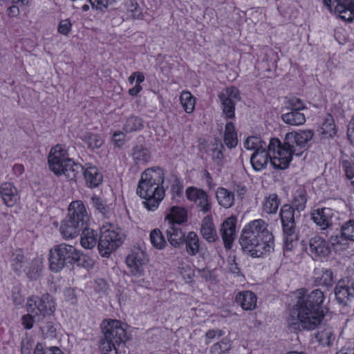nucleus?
Returning a JSON list of instances; mask_svg holds the SVG:
<instances>
[{
	"instance_id": "nucleus-1",
	"label": "nucleus",
	"mask_w": 354,
	"mask_h": 354,
	"mask_svg": "<svg viewBox=\"0 0 354 354\" xmlns=\"http://www.w3.org/2000/svg\"><path fill=\"white\" fill-rule=\"evenodd\" d=\"M324 297V292L319 289L299 297L292 313L287 319L288 326L299 330L315 329L324 317L322 306Z\"/></svg>"
},
{
	"instance_id": "nucleus-2",
	"label": "nucleus",
	"mask_w": 354,
	"mask_h": 354,
	"mask_svg": "<svg viewBox=\"0 0 354 354\" xmlns=\"http://www.w3.org/2000/svg\"><path fill=\"white\" fill-rule=\"evenodd\" d=\"M261 219L254 220L243 229L239 243L253 258L262 257L274 250V236Z\"/></svg>"
},
{
	"instance_id": "nucleus-3",
	"label": "nucleus",
	"mask_w": 354,
	"mask_h": 354,
	"mask_svg": "<svg viewBox=\"0 0 354 354\" xmlns=\"http://www.w3.org/2000/svg\"><path fill=\"white\" fill-rule=\"evenodd\" d=\"M48 162L49 169L57 176L77 177L82 174L84 177H96L98 175V170L95 167L90 164L82 166L68 158L66 149L61 145H57L51 149Z\"/></svg>"
},
{
	"instance_id": "nucleus-4",
	"label": "nucleus",
	"mask_w": 354,
	"mask_h": 354,
	"mask_svg": "<svg viewBox=\"0 0 354 354\" xmlns=\"http://www.w3.org/2000/svg\"><path fill=\"white\" fill-rule=\"evenodd\" d=\"M306 201V192L303 187H299L294 194L292 205L285 204L281 208L279 215L285 237L284 248L286 250H292L293 243L297 239L295 210L298 212L303 211Z\"/></svg>"
},
{
	"instance_id": "nucleus-5",
	"label": "nucleus",
	"mask_w": 354,
	"mask_h": 354,
	"mask_svg": "<svg viewBox=\"0 0 354 354\" xmlns=\"http://www.w3.org/2000/svg\"><path fill=\"white\" fill-rule=\"evenodd\" d=\"M88 221V216L84 205L80 201L71 203L68 214L59 227L62 237L71 239L77 236Z\"/></svg>"
},
{
	"instance_id": "nucleus-6",
	"label": "nucleus",
	"mask_w": 354,
	"mask_h": 354,
	"mask_svg": "<svg viewBox=\"0 0 354 354\" xmlns=\"http://www.w3.org/2000/svg\"><path fill=\"white\" fill-rule=\"evenodd\" d=\"M136 193L145 200L144 206L151 211L155 210L165 197L163 187L160 185L159 180L156 182L154 178H140Z\"/></svg>"
},
{
	"instance_id": "nucleus-7",
	"label": "nucleus",
	"mask_w": 354,
	"mask_h": 354,
	"mask_svg": "<svg viewBox=\"0 0 354 354\" xmlns=\"http://www.w3.org/2000/svg\"><path fill=\"white\" fill-rule=\"evenodd\" d=\"M268 148L271 155V164L274 168L279 169H286L293 155L297 156L302 155V151H297L296 148L286 145V138L283 143H281L278 138H271Z\"/></svg>"
},
{
	"instance_id": "nucleus-8",
	"label": "nucleus",
	"mask_w": 354,
	"mask_h": 354,
	"mask_svg": "<svg viewBox=\"0 0 354 354\" xmlns=\"http://www.w3.org/2000/svg\"><path fill=\"white\" fill-rule=\"evenodd\" d=\"M77 251L75 247L66 243L55 245L49 251L50 270L53 272H58L68 265L74 264Z\"/></svg>"
},
{
	"instance_id": "nucleus-9",
	"label": "nucleus",
	"mask_w": 354,
	"mask_h": 354,
	"mask_svg": "<svg viewBox=\"0 0 354 354\" xmlns=\"http://www.w3.org/2000/svg\"><path fill=\"white\" fill-rule=\"evenodd\" d=\"M124 234L121 231H115L103 227L98 241V250L104 257H109L123 243Z\"/></svg>"
},
{
	"instance_id": "nucleus-10",
	"label": "nucleus",
	"mask_w": 354,
	"mask_h": 354,
	"mask_svg": "<svg viewBox=\"0 0 354 354\" xmlns=\"http://www.w3.org/2000/svg\"><path fill=\"white\" fill-rule=\"evenodd\" d=\"M27 310L34 315H38L42 319L50 317L55 310L54 301L52 297L46 293L41 297L32 296L28 298L26 304Z\"/></svg>"
},
{
	"instance_id": "nucleus-11",
	"label": "nucleus",
	"mask_w": 354,
	"mask_h": 354,
	"mask_svg": "<svg viewBox=\"0 0 354 354\" xmlns=\"http://www.w3.org/2000/svg\"><path fill=\"white\" fill-rule=\"evenodd\" d=\"M125 324L117 319H110L103 322L102 332L104 339L102 342H107L115 344H120L127 340Z\"/></svg>"
},
{
	"instance_id": "nucleus-12",
	"label": "nucleus",
	"mask_w": 354,
	"mask_h": 354,
	"mask_svg": "<svg viewBox=\"0 0 354 354\" xmlns=\"http://www.w3.org/2000/svg\"><path fill=\"white\" fill-rule=\"evenodd\" d=\"M218 98L223 114L227 118H233L236 102L241 100L239 89L235 86L225 88L218 94Z\"/></svg>"
},
{
	"instance_id": "nucleus-13",
	"label": "nucleus",
	"mask_w": 354,
	"mask_h": 354,
	"mask_svg": "<svg viewBox=\"0 0 354 354\" xmlns=\"http://www.w3.org/2000/svg\"><path fill=\"white\" fill-rule=\"evenodd\" d=\"M131 275L140 277L145 274V265L147 262L146 253L140 248H135L125 260Z\"/></svg>"
},
{
	"instance_id": "nucleus-14",
	"label": "nucleus",
	"mask_w": 354,
	"mask_h": 354,
	"mask_svg": "<svg viewBox=\"0 0 354 354\" xmlns=\"http://www.w3.org/2000/svg\"><path fill=\"white\" fill-rule=\"evenodd\" d=\"M314 133L312 130L299 131L286 133V145L302 151V153L308 148V142L313 138Z\"/></svg>"
},
{
	"instance_id": "nucleus-15",
	"label": "nucleus",
	"mask_w": 354,
	"mask_h": 354,
	"mask_svg": "<svg viewBox=\"0 0 354 354\" xmlns=\"http://www.w3.org/2000/svg\"><path fill=\"white\" fill-rule=\"evenodd\" d=\"M335 295L339 304L348 305L354 299V281L349 278L340 279L335 286Z\"/></svg>"
},
{
	"instance_id": "nucleus-16",
	"label": "nucleus",
	"mask_w": 354,
	"mask_h": 354,
	"mask_svg": "<svg viewBox=\"0 0 354 354\" xmlns=\"http://www.w3.org/2000/svg\"><path fill=\"white\" fill-rule=\"evenodd\" d=\"M335 215L333 209L328 207L317 208L312 212V219L322 230L329 229Z\"/></svg>"
},
{
	"instance_id": "nucleus-17",
	"label": "nucleus",
	"mask_w": 354,
	"mask_h": 354,
	"mask_svg": "<svg viewBox=\"0 0 354 354\" xmlns=\"http://www.w3.org/2000/svg\"><path fill=\"white\" fill-rule=\"evenodd\" d=\"M335 12L340 19L346 21L354 19V2L353 0H334Z\"/></svg>"
},
{
	"instance_id": "nucleus-18",
	"label": "nucleus",
	"mask_w": 354,
	"mask_h": 354,
	"mask_svg": "<svg viewBox=\"0 0 354 354\" xmlns=\"http://www.w3.org/2000/svg\"><path fill=\"white\" fill-rule=\"evenodd\" d=\"M236 232V218L230 217L223 223L221 228V234L225 248H230L234 240Z\"/></svg>"
},
{
	"instance_id": "nucleus-19",
	"label": "nucleus",
	"mask_w": 354,
	"mask_h": 354,
	"mask_svg": "<svg viewBox=\"0 0 354 354\" xmlns=\"http://www.w3.org/2000/svg\"><path fill=\"white\" fill-rule=\"evenodd\" d=\"M270 158L271 155L268 145H266L265 148L263 147L259 151H254L250 156V162L254 169L260 171L267 166Z\"/></svg>"
},
{
	"instance_id": "nucleus-20",
	"label": "nucleus",
	"mask_w": 354,
	"mask_h": 354,
	"mask_svg": "<svg viewBox=\"0 0 354 354\" xmlns=\"http://www.w3.org/2000/svg\"><path fill=\"white\" fill-rule=\"evenodd\" d=\"M309 250L315 257H325L330 254V248L328 243L318 236H315L310 239Z\"/></svg>"
},
{
	"instance_id": "nucleus-21",
	"label": "nucleus",
	"mask_w": 354,
	"mask_h": 354,
	"mask_svg": "<svg viewBox=\"0 0 354 354\" xmlns=\"http://www.w3.org/2000/svg\"><path fill=\"white\" fill-rule=\"evenodd\" d=\"M235 301L244 310H252L257 306V296L252 291L239 292Z\"/></svg>"
},
{
	"instance_id": "nucleus-22",
	"label": "nucleus",
	"mask_w": 354,
	"mask_h": 354,
	"mask_svg": "<svg viewBox=\"0 0 354 354\" xmlns=\"http://www.w3.org/2000/svg\"><path fill=\"white\" fill-rule=\"evenodd\" d=\"M166 234L168 241L172 246L180 248L185 244V233L174 224L171 225Z\"/></svg>"
},
{
	"instance_id": "nucleus-23",
	"label": "nucleus",
	"mask_w": 354,
	"mask_h": 354,
	"mask_svg": "<svg viewBox=\"0 0 354 354\" xmlns=\"http://www.w3.org/2000/svg\"><path fill=\"white\" fill-rule=\"evenodd\" d=\"M12 270L17 275H20L27 263V259L24 257V252L20 248H17L12 252L10 258Z\"/></svg>"
},
{
	"instance_id": "nucleus-24",
	"label": "nucleus",
	"mask_w": 354,
	"mask_h": 354,
	"mask_svg": "<svg viewBox=\"0 0 354 354\" xmlns=\"http://www.w3.org/2000/svg\"><path fill=\"white\" fill-rule=\"evenodd\" d=\"M17 189L10 183L1 184L0 194L4 203L8 206H13L17 200Z\"/></svg>"
},
{
	"instance_id": "nucleus-25",
	"label": "nucleus",
	"mask_w": 354,
	"mask_h": 354,
	"mask_svg": "<svg viewBox=\"0 0 354 354\" xmlns=\"http://www.w3.org/2000/svg\"><path fill=\"white\" fill-rule=\"evenodd\" d=\"M80 243L81 245L86 249L93 248L97 240V232L92 228L88 227V224L84 225L82 230Z\"/></svg>"
},
{
	"instance_id": "nucleus-26",
	"label": "nucleus",
	"mask_w": 354,
	"mask_h": 354,
	"mask_svg": "<svg viewBox=\"0 0 354 354\" xmlns=\"http://www.w3.org/2000/svg\"><path fill=\"white\" fill-rule=\"evenodd\" d=\"M201 233L209 243L214 242L218 238L214 224L207 216L205 217L202 221Z\"/></svg>"
},
{
	"instance_id": "nucleus-27",
	"label": "nucleus",
	"mask_w": 354,
	"mask_h": 354,
	"mask_svg": "<svg viewBox=\"0 0 354 354\" xmlns=\"http://www.w3.org/2000/svg\"><path fill=\"white\" fill-rule=\"evenodd\" d=\"M216 196L219 205L225 208L231 207L234 205V195L227 189L223 187L218 188Z\"/></svg>"
},
{
	"instance_id": "nucleus-28",
	"label": "nucleus",
	"mask_w": 354,
	"mask_h": 354,
	"mask_svg": "<svg viewBox=\"0 0 354 354\" xmlns=\"http://www.w3.org/2000/svg\"><path fill=\"white\" fill-rule=\"evenodd\" d=\"M186 251L191 256H195L199 251V238L196 232H189L185 239Z\"/></svg>"
},
{
	"instance_id": "nucleus-29",
	"label": "nucleus",
	"mask_w": 354,
	"mask_h": 354,
	"mask_svg": "<svg viewBox=\"0 0 354 354\" xmlns=\"http://www.w3.org/2000/svg\"><path fill=\"white\" fill-rule=\"evenodd\" d=\"M281 119L285 123L294 126L301 125L306 121L304 114L300 111H290L282 114Z\"/></svg>"
},
{
	"instance_id": "nucleus-30",
	"label": "nucleus",
	"mask_w": 354,
	"mask_h": 354,
	"mask_svg": "<svg viewBox=\"0 0 354 354\" xmlns=\"http://www.w3.org/2000/svg\"><path fill=\"white\" fill-rule=\"evenodd\" d=\"M224 142L229 148L235 147L237 145V135L232 122H227L225 129Z\"/></svg>"
},
{
	"instance_id": "nucleus-31",
	"label": "nucleus",
	"mask_w": 354,
	"mask_h": 354,
	"mask_svg": "<svg viewBox=\"0 0 354 354\" xmlns=\"http://www.w3.org/2000/svg\"><path fill=\"white\" fill-rule=\"evenodd\" d=\"M349 239L342 235V232L330 235L329 241L336 251H342L348 248Z\"/></svg>"
},
{
	"instance_id": "nucleus-32",
	"label": "nucleus",
	"mask_w": 354,
	"mask_h": 354,
	"mask_svg": "<svg viewBox=\"0 0 354 354\" xmlns=\"http://www.w3.org/2000/svg\"><path fill=\"white\" fill-rule=\"evenodd\" d=\"M43 268V259L41 258H35L32 260L28 268L26 275L30 279L36 280L40 277Z\"/></svg>"
},
{
	"instance_id": "nucleus-33",
	"label": "nucleus",
	"mask_w": 354,
	"mask_h": 354,
	"mask_svg": "<svg viewBox=\"0 0 354 354\" xmlns=\"http://www.w3.org/2000/svg\"><path fill=\"white\" fill-rule=\"evenodd\" d=\"M316 341L322 346H329L331 339L333 337V332L331 328H324L319 330L314 335Z\"/></svg>"
},
{
	"instance_id": "nucleus-34",
	"label": "nucleus",
	"mask_w": 354,
	"mask_h": 354,
	"mask_svg": "<svg viewBox=\"0 0 354 354\" xmlns=\"http://www.w3.org/2000/svg\"><path fill=\"white\" fill-rule=\"evenodd\" d=\"M171 224H181L187 221V210L183 207L174 206L170 209Z\"/></svg>"
},
{
	"instance_id": "nucleus-35",
	"label": "nucleus",
	"mask_w": 354,
	"mask_h": 354,
	"mask_svg": "<svg viewBox=\"0 0 354 354\" xmlns=\"http://www.w3.org/2000/svg\"><path fill=\"white\" fill-rule=\"evenodd\" d=\"M279 205V201L276 194H270L266 198L263 204V211L268 214H275L277 212Z\"/></svg>"
},
{
	"instance_id": "nucleus-36",
	"label": "nucleus",
	"mask_w": 354,
	"mask_h": 354,
	"mask_svg": "<svg viewBox=\"0 0 354 354\" xmlns=\"http://www.w3.org/2000/svg\"><path fill=\"white\" fill-rule=\"evenodd\" d=\"M132 156L136 162H147L150 159V153L142 145H136L133 148Z\"/></svg>"
},
{
	"instance_id": "nucleus-37",
	"label": "nucleus",
	"mask_w": 354,
	"mask_h": 354,
	"mask_svg": "<svg viewBox=\"0 0 354 354\" xmlns=\"http://www.w3.org/2000/svg\"><path fill=\"white\" fill-rule=\"evenodd\" d=\"M40 329L44 338L53 339L57 336V328L51 320L40 322Z\"/></svg>"
},
{
	"instance_id": "nucleus-38",
	"label": "nucleus",
	"mask_w": 354,
	"mask_h": 354,
	"mask_svg": "<svg viewBox=\"0 0 354 354\" xmlns=\"http://www.w3.org/2000/svg\"><path fill=\"white\" fill-rule=\"evenodd\" d=\"M317 286L330 287L333 283V272L330 269H322L320 274L315 278Z\"/></svg>"
},
{
	"instance_id": "nucleus-39",
	"label": "nucleus",
	"mask_w": 354,
	"mask_h": 354,
	"mask_svg": "<svg viewBox=\"0 0 354 354\" xmlns=\"http://www.w3.org/2000/svg\"><path fill=\"white\" fill-rule=\"evenodd\" d=\"M180 102L185 110L187 113L193 112L195 107V98L189 91H183L180 95Z\"/></svg>"
},
{
	"instance_id": "nucleus-40",
	"label": "nucleus",
	"mask_w": 354,
	"mask_h": 354,
	"mask_svg": "<svg viewBox=\"0 0 354 354\" xmlns=\"http://www.w3.org/2000/svg\"><path fill=\"white\" fill-rule=\"evenodd\" d=\"M285 106L286 109L290 111H301L306 109L303 101L296 97H286Z\"/></svg>"
},
{
	"instance_id": "nucleus-41",
	"label": "nucleus",
	"mask_w": 354,
	"mask_h": 354,
	"mask_svg": "<svg viewBox=\"0 0 354 354\" xmlns=\"http://www.w3.org/2000/svg\"><path fill=\"white\" fill-rule=\"evenodd\" d=\"M266 145L267 144L265 141L254 136L248 138L244 143V147L247 149L254 150V151H259L263 147L265 148Z\"/></svg>"
},
{
	"instance_id": "nucleus-42",
	"label": "nucleus",
	"mask_w": 354,
	"mask_h": 354,
	"mask_svg": "<svg viewBox=\"0 0 354 354\" xmlns=\"http://www.w3.org/2000/svg\"><path fill=\"white\" fill-rule=\"evenodd\" d=\"M150 241L151 244L157 249L161 250L165 248L166 241L158 229L153 230L150 233Z\"/></svg>"
},
{
	"instance_id": "nucleus-43",
	"label": "nucleus",
	"mask_w": 354,
	"mask_h": 354,
	"mask_svg": "<svg viewBox=\"0 0 354 354\" xmlns=\"http://www.w3.org/2000/svg\"><path fill=\"white\" fill-rule=\"evenodd\" d=\"M142 120L137 116L129 117L124 124V129L127 132H132L142 128Z\"/></svg>"
},
{
	"instance_id": "nucleus-44",
	"label": "nucleus",
	"mask_w": 354,
	"mask_h": 354,
	"mask_svg": "<svg viewBox=\"0 0 354 354\" xmlns=\"http://www.w3.org/2000/svg\"><path fill=\"white\" fill-rule=\"evenodd\" d=\"M231 348L230 342L227 339H223L221 341L214 344L210 348L212 354H223L228 351Z\"/></svg>"
},
{
	"instance_id": "nucleus-45",
	"label": "nucleus",
	"mask_w": 354,
	"mask_h": 354,
	"mask_svg": "<svg viewBox=\"0 0 354 354\" xmlns=\"http://www.w3.org/2000/svg\"><path fill=\"white\" fill-rule=\"evenodd\" d=\"M83 140L87 143L90 148H99L103 144V140L99 135L91 133H86Z\"/></svg>"
},
{
	"instance_id": "nucleus-46",
	"label": "nucleus",
	"mask_w": 354,
	"mask_h": 354,
	"mask_svg": "<svg viewBox=\"0 0 354 354\" xmlns=\"http://www.w3.org/2000/svg\"><path fill=\"white\" fill-rule=\"evenodd\" d=\"M94 207L103 216H108L109 208L105 202L100 197L94 196L91 198Z\"/></svg>"
},
{
	"instance_id": "nucleus-47",
	"label": "nucleus",
	"mask_w": 354,
	"mask_h": 354,
	"mask_svg": "<svg viewBox=\"0 0 354 354\" xmlns=\"http://www.w3.org/2000/svg\"><path fill=\"white\" fill-rule=\"evenodd\" d=\"M77 266H81L86 269H89L93 266V261L88 257L80 253V251H77V256L74 261Z\"/></svg>"
},
{
	"instance_id": "nucleus-48",
	"label": "nucleus",
	"mask_w": 354,
	"mask_h": 354,
	"mask_svg": "<svg viewBox=\"0 0 354 354\" xmlns=\"http://www.w3.org/2000/svg\"><path fill=\"white\" fill-rule=\"evenodd\" d=\"M126 6L129 12H131L132 17L134 19H142V13L140 7L136 0H129L126 3Z\"/></svg>"
},
{
	"instance_id": "nucleus-49",
	"label": "nucleus",
	"mask_w": 354,
	"mask_h": 354,
	"mask_svg": "<svg viewBox=\"0 0 354 354\" xmlns=\"http://www.w3.org/2000/svg\"><path fill=\"white\" fill-rule=\"evenodd\" d=\"M343 236L354 241V220H349L343 224L340 228Z\"/></svg>"
},
{
	"instance_id": "nucleus-50",
	"label": "nucleus",
	"mask_w": 354,
	"mask_h": 354,
	"mask_svg": "<svg viewBox=\"0 0 354 354\" xmlns=\"http://www.w3.org/2000/svg\"><path fill=\"white\" fill-rule=\"evenodd\" d=\"M42 320V317H40L38 315L28 313V314L22 317V324L26 328L30 329L32 328L34 322H40Z\"/></svg>"
},
{
	"instance_id": "nucleus-51",
	"label": "nucleus",
	"mask_w": 354,
	"mask_h": 354,
	"mask_svg": "<svg viewBox=\"0 0 354 354\" xmlns=\"http://www.w3.org/2000/svg\"><path fill=\"white\" fill-rule=\"evenodd\" d=\"M198 206L201 210L207 212L210 209V205L208 201L207 195L203 189H199V196L198 198Z\"/></svg>"
},
{
	"instance_id": "nucleus-52",
	"label": "nucleus",
	"mask_w": 354,
	"mask_h": 354,
	"mask_svg": "<svg viewBox=\"0 0 354 354\" xmlns=\"http://www.w3.org/2000/svg\"><path fill=\"white\" fill-rule=\"evenodd\" d=\"M165 173L160 167H153L145 169L141 174V177H163Z\"/></svg>"
},
{
	"instance_id": "nucleus-53",
	"label": "nucleus",
	"mask_w": 354,
	"mask_h": 354,
	"mask_svg": "<svg viewBox=\"0 0 354 354\" xmlns=\"http://www.w3.org/2000/svg\"><path fill=\"white\" fill-rule=\"evenodd\" d=\"M223 150H225V148L221 143L216 144V147L212 149V158L218 164H219L223 158Z\"/></svg>"
},
{
	"instance_id": "nucleus-54",
	"label": "nucleus",
	"mask_w": 354,
	"mask_h": 354,
	"mask_svg": "<svg viewBox=\"0 0 354 354\" xmlns=\"http://www.w3.org/2000/svg\"><path fill=\"white\" fill-rule=\"evenodd\" d=\"M92 8L97 10H103L109 5L113 4L115 0H88Z\"/></svg>"
},
{
	"instance_id": "nucleus-55",
	"label": "nucleus",
	"mask_w": 354,
	"mask_h": 354,
	"mask_svg": "<svg viewBox=\"0 0 354 354\" xmlns=\"http://www.w3.org/2000/svg\"><path fill=\"white\" fill-rule=\"evenodd\" d=\"M72 24L68 19L62 20L58 26L57 31L63 35H68L71 30Z\"/></svg>"
},
{
	"instance_id": "nucleus-56",
	"label": "nucleus",
	"mask_w": 354,
	"mask_h": 354,
	"mask_svg": "<svg viewBox=\"0 0 354 354\" xmlns=\"http://www.w3.org/2000/svg\"><path fill=\"white\" fill-rule=\"evenodd\" d=\"M117 345L113 343H108L107 342H101L100 348L102 354H118Z\"/></svg>"
},
{
	"instance_id": "nucleus-57",
	"label": "nucleus",
	"mask_w": 354,
	"mask_h": 354,
	"mask_svg": "<svg viewBox=\"0 0 354 354\" xmlns=\"http://www.w3.org/2000/svg\"><path fill=\"white\" fill-rule=\"evenodd\" d=\"M322 129L325 133H327L330 136L332 134H335L336 131L335 129V125L333 124V120L332 118H327L325 122L323 124Z\"/></svg>"
},
{
	"instance_id": "nucleus-58",
	"label": "nucleus",
	"mask_w": 354,
	"mask_h": 354,
	"mask_svg": "<svg viewBox=\"0 0 354 354\" xmlns=\"http://www.w3.org/2000/svg\"><path fill=\"white\" fill-rule=\"evenodd\" d=\"M342 167L345 171L346 177H354V163L344 160L342 163Z\"/></svg>"
},
{
	"instance_id": "nucleus-59",
	"label": "nucleus",
	"mask_w": 354,
	"mask_h": 354,
	"mask_svg": "<svg viewBox=\"0 0 354 354\" xmlns=\"http://www.w3.org/2000/svg\"><path fill=\"white\" fill-rule=\"evenodd\" d=\"M186 195L189 200L197 202L199 196V189L190 187L187 189Z\"/></svg>"
},
{
	"instance_id": "nucleus-60",
	"label": "nucleus",
	"mask_w": 354,
	"mask_h": 354,
	"mask_svg": "<svg viewBox=\"0 0 354 354\" xmlns=\"http://www.w3.org/2000/svg\"><path fill=\"white\" fill-rule=\"evenodd\" d=\"M183 189V186L180 183L178 178H175L174 183L171 185V192L174 194H176L177 196H180L182 195Z\"/></svg>"
},
{
	"instance_id": "nucleus-61",
	"label": "nucleus",
	"mask_w": 354,
	"mask_h": 354,
	"mask_svg": "<svg viewBox=\"0 0 354 354\" xmlns=\"http://www.w3.org/2000/svg\"><path fill=\"white\" fill-rule=\"evenodd\" d=\"M124 137L122 132H115L113 136V141L118 147H121L124 145Z\"/></svg>"
},
{
	"instance_id": "nucleus-62",
	"label": "nucleus",
	"mask_w": 354,
	"mask_h": 354,
	"mask_svg": "<svg viewBox=\"0 0 354 354\" xmlns=\"http://www.w3.org/2000/svg\"><path fill=\"white\" fill-rule=\"evenodd\" d=\"M347 136L351 142H354V118L348 124Z\"/></svg>"
},
{
	"instance_id": "nucleus-63",
	"label": "nucleus",
	"mask_w": 354,
	"mask_h": 354,
	"mask_svg": "<svg viewBox=\"0 0 354 354\" xmlns=\"http://www.w3.org/2000/svg\"><path fill=\"white\" fill-rule=\"evenodd\" d=\"M88 187H95L102 182V178H85Z\"/></svg>"
},
{
	"instance_id": "nucleus-64",
	"label": "nucleus",
	"mask_w": 354,
	"mask_h": 354,
	"mask_svg": "<svg viewBox=\"0 0 354 354\" xmlns=\"http://www.w3.org/2000/svg\"><path fill=\"white\" fill-rule=\"evenodd\" d=\"M229 271L231 273L239 274L241 273L240 268L238 266V264L236 263L234 259L232 260V261L230 263L229 266Z\"/></svg>"
}]
</instances>
